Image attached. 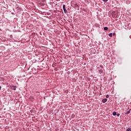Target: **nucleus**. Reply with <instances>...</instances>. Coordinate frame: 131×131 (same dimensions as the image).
I'll use <instances>...</instances> for the list:
<instances>
[{
    "label": "nucleus",
    "instance_id": "39448f33",
    "mask_svg": "<svg viewBox=\"0 0 131 131\" xmlns=\"http://www.w3.org/2000/svg\"><path fill=\"white\" fill-rule=\"evenodd\" d=\"M104 30H108V27H104Z\"/></svg>",
    "mask_w": 131,
    "mask_h": 131
},
{
    "label": "nucleus",
    "instance_id": "1a4fd4ad",
    "mask_svg": "<svg viewBox=\"0 0 131 131\" xmlns=\"http://www.w3.org/2000/svg\"><path fill=\"white\" fill-rule=\"evenodd\" d=\"M13 88H14V91H16V86H13Z\"/></svg>",
    "mask_w": 131,
    "mask_h": 131
},
{
    "label": "nucleus",
    "instance_id": "9d476101",
    "mask_svg": "<svg viewBox=\"0 0 131 131\" xmlns=\"http://www.w3.org/2000/svg\"><path fill=\"white\" fill-rule=\"evenodd\" d=\"M103 2H104L105 3H106V2H108V0H102Z\"/></svg>",
    "mask_w": 131,
    "mask_h": 131
},
{
    "label": "nucleus",
    "instance_id": "f8f14e48",
    "mask_svg": "<svg viewBox=\"0 0 131 131\" xmlns=\"http://www.w3.org/2000/svg\"><path fill=\"white\" fill-rule=\"evenodd\" d=\"M106 98H109V95H106Z\"/></svg>",
    "mask_w": 131,
    "mask_h": 131
},
{
    "label": "nucleus",
    "instance_id": "6e6552de",
    "mask_svg": "<svg viewBox=\"0 0 131 131\" xmlns=\"http://www.w3.org/2000/svg\"><path fill=\"white\" fill-rule=\"evenodd\" d=\"M108 36L112 37V33L108 34Z\"/></svg>",
    "mask_w": 131,
    "mask_h": 131
},
{
    "label": "nucleus",
    "instance_id": "f257e3e1",
    "mask_svg": "<svg viewBox=\"0 0 131 131\" xmlns=\"http://www.w3.org/2000/svg\"><path fill=\"white\" fill-rule=\"evenodd\" d=\"M103 103H106L107 102V99L105 98L102 100Z\"/></svg>",
    "mask_w": 131,
    "mask_h": 131
},
{
    "label": "nucleus",
    "instance_id": "2eb2a0df",
    "mask_svg": "<svg viewBox=\"0 0 131 131\" xmlns=\"http://www.w3.org/2000/svg\"><path fill=\"white\" fill-rule=\"evenodd\" d=\"M113 35H115V33H113Z\"/></svg>",
    "mask_w": 131,
    "mask_h": 131
},
{
    "label": "nucleus",
    "instance_id": "f03ea898",
    "mask_svg": "<svg viewBox=\"0 0 131 131\" xmlns=\"http://www.w3.org/2000/svg\"><path fill=\"white\" fill-rule=\"evenodd\" d=\"M63 10H66V6L65 5H63Z\"/></svg>",
    "mask_w": 131,
    "mask_h": 131
},
{
    "label": "nucleus",
    "instance_id": "ddd939ff",
    "mask_svg": "<svg viewBox=\"0 0 131 131\" xmlns=\"http://www.w3.org/2000/svg\"><path fill=\"white\" fill-rule=\"evenodd\" d=\"M1 79H2V80H5V78H2Z\"/></svg>",
    "mask_w": 131,
    "mask_h": 131
},
{
    "label": "nucleus",
    "instance_id": "20e7f679",
    "mask_svg": "<svg viewBox=\"0 0 131 131\" xmlns=\"http://www.w3.org/2000/svg\"><path fill=\"white\" fill-rule=\"evenodd\" d=\"M130 110H130L128 111H127L126 113V114H129V113H130Z\"/></svg>",
    "mask_w": 131,
    "mask_h": 131
},
{
    "label": "nucleus",
    "instance_id": "9b49d317",
    "mask_svg": "<svg viewBox=\"0 0 131 131\" xmlns=\"http://www.w3.org/2000/svg\"><path fill=\"white\" fill-rule=\"evenodd\" d=\"M117 116H118V117L120 116V114H117Z\"/></svg>",
    "mask_w": 131,
    "mask_h": 131
},
{
    "label": "nucleus",
    "instance_id": "423d86ee",
    "mask_svg": "<svg viewBox=\"0 0 131 131\" xmlns=\"http://www.w3.org/2000/svg\"><path fill=\"white\" fill-rule=\"evenodd\" d=\"M63 11H64L65 14H66L67 13V10L64 9V10H63Z\"/></svg>",
    "mask_w": 131,
    "mask_h": 131
},
{
    "label": "nucleus",
    "instance_id": "7ed1b4c3",
    "mask_svg": "<svg viewBox=\"0 0 131 131\" xmlns=\"http://www.w3.org/2000/svg\"><path fill=\"white\" fill-rule=\"evenodd\" d=\"M113 115H114V116H116V115H117V113L116 112H114L113 113Z\"/></svg>",
    "mask_w": 131,
    "mask_h": 131
},
{
    "label": "nucleus",
    "instance_id": "0eeeda50",
    "mask_svg": "<svg viewBox=\"0 0 131 131\" xmlns=\"http://www.w3.org/2000/svg\"><path fill=\"white\" fill-rule=\"evenodd\" d=\"M126 131H131V128H128Z\"/></svg>",
    "mask_w": 131,
    "mask_h": 131
},
{
    "label": "nucleus",
    "instance_id": "4468645a",
    "mask_svg": "<svg viewBox=\"0 0 131 131\" xmlns=\"http://www.w3.org/2000/svg\"><path fill=\"white\" fill-rule=\"evenodd\" d=\"M75 7H78V5L77 4L75 5Z\"/></svg>",
    "mask_w": 131,
    "mask_h": 131
},
{
    "label": "nucleus",
    "instance_id": "dca6fc26",
    "mask_svg": "<svg viewBox=\"0 0 131 131\" xmlns=\"http://www.w3.org/2000/svg\"><path fill=\"white\" fill-rule=\"evenodd\" d=\"M1 89H2V86H0V90H1Z\"/></svg>",
    "mask_w": 131,
    "mask_h": 131
}]
</instances>
